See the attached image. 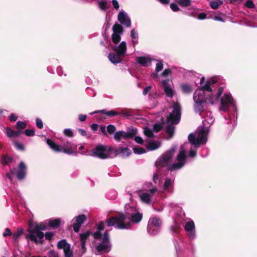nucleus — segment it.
<instances>
[{"mask_svg": "<svg viewBox=\"0 0 257 257\" xmlns=\"http://www.w3.org/2000/svg\"><path fill=\"white\" fill-rule=\"evenodd\" d=\"M126 218H128L132 223H139L143 219V214L138 211L132 213L127 212H125V213L120 212L117 215L107 218L105 220V223L108 227L113 226L117 229H128L131 227V223L125 222Z\"/></svg>", "mask_w": 257, "mask_h": 257, "instance_id": "obj_1", "label": "nucleus"}, {"mask_svg": "<svg viewBox=\"0 0 257 257\" xmlns=\"http://www.w3.org/2000/svg\"><path fill=\"white\" fill-rule=\"evenodd\" d=\"M48 226V224L43 222L38 224L30 221L29 228L27 229L29 233L26 234V238L30 239L36 244H43L44 234L41 231L46 230Z\"/></svg>", "mask_w": 257, "mask_h": 257, "instance_id": "obj_2", "label": "nucleus"}, {"mask_svg": "<svg viewBox=\"0 0 257 257\" xmlns=\"http://www.w3.org/2000/svg\"><path fill=\"white\" fill-rule=\"evenodd\" d=\"M176 150V146L172 147L170 149L165 152L156 161L155 165L157 168L161 169L166 166L168 167L169 169V165L171 162L172 157L174 155Z\"/></svg>", "mask_w": 257, "mask_h": 257, "instance_id": "obj_3", "label": "nucleus"}, {"mask_svg": "<svg viewBox=\"0 0 257 257\" xmlns=\"http://www.w3.org/2000/svg\"><path fill=\"white\" fill-rule=\"evenodd\" d=\"M173 110L167 117L166 121L170 122L172 124H178L181 119V106L178 102H174L172 105Z\"/></svg>", "mask_w": 257, "mask_h": 257, "instance_id": "obj_4", "label": "nucleus"}, {"mask_svg": "<svg viewBox=\"0 0 257 257\" xmlns=\"http://www.w3.org/2000/svg\"><path fill=\"white\" fill-rule=\"evenodd\" d=\"M207 136V132L202 129L198 133L197 137L193 134H190L188 136V140L193 145H202L206 143Z\"/></svg>", "mask_w": 257, "mask_h": 257, "instance_id": "obj_5", "label": "nucleus"}, {"mask_svg": "<svg viewBox=\"0 0 257 257\" xmlns=\"http://www.w3.org/2000/svg\"><path fill=\"white\" fill-rule=\"evenodd\" d=\"M138 133L136 128L132 127L127 132L119 131L115 132L114 135V139L116 142H120L122 139H133Z\"/></svg>", "mask_w": 257, "mask_h": 257, "instance_id": "obj_6", "label": "nucleus"}, {"mask_svg": "<svg viewBox=\"0 0 257 257\" xmlns=\"http://www.w3.org/2000/svg\"><path fill=\"white\" fill-rule=\"evenodd\" d=\"M107 147L103 145H98L92 150L93 156L98 158L100 159H105L111 158L110 154H107Z\"/></svg>", "mask_w": 257, "mask_h": 257, "instance_id": "obj_7", "label": "nucleus"}, {"mask_svg": "<svg viewBox=\"0 0 257 257\" xmlns=\"http://www.w3.org/2000/svg\"><path fill=\"white\" fill-rule=\"evenodd\" d=\"M186 155L184 150L180 151L177 156V163L171 164L169 166V170H176L182 168L185 163Z\"/></svg>", "mask_w": 257, "mask_h": 257, "instance_id": "obj_8", "label": "nucleus"}, {"mask_svg": "<svg viewBox=\"0 0 257 257\" xmlns=\"http://www.w3.org/2000/svg\"><path fill=\"white\" fill-rule=\"evenodd\" d=\"M233 98L230 94L225 93L220 99L219 110L227 112L229 110V105L232 103Z\"/></svg>", "mask_w": 257, "mask_h": 257, "instance_id": "obj_9", "label": "nucleus"}, {"mask_svg": "<svg viewBox=\"0 0 257 257\" xmlns=\"http://www.w3.org/2000/svg\"><path fill=\"white\" fill-rule=\"evenodd\" d=\"M61 146L62 152L68 155H73L77 152V145L68 141L66 142Z\"/></svg>", "mask_w": 257, "mask_h": 257, "instance_id": "obj_10", "label": "nucleus"}, {"mask_svg": "<svg viewBox=\"0 0 257 257\" xmlns=\"http://www.w3.org/2000/svg\"><path fill=\"white\" fill-rule=\"evenodd\" d=\"M132 154V151L129 148L119 147L114 151V155L111 158L119 156L122 158H126Z\"/></svg>", "mask_w": 257, "mask_h": 257, "instance_id": "obj_11", "label": "nucleus"}, {"mask_svg": "<svg viewBox=\"0 0 257 257\" xmlns=\"http://www.w3.org/2000/svg\"><path fill=\"white\" fill-rule=\"evenodd\" d=\"M118 21L123 25L126 27H130L131 26V21L130 18L123 12L120 11L117 16Z\"/></svg>", "mask_w": 257, "mask_h": 257, "instance_id": "obj_12", "label": "nucleus"}, {"mask_svg": "<svg viewBox=\"0 0 257 257\" xmlns=\"http://www.w3.org/2000/svg\"><path fill=\"white\" fill-rule=\"evenodd\" d=\"M86 220V217L84 214L79 215L76 217L75 222L73 224V227L75 232H78L81 225Z\"/></svg>", "mask_w": 257, "mask_h": 257, "instance_id": "obj_13", "label": "nucleus"}, {"mask_svg": "<svg viewBox=\"0 0 257 257\" xmlns=\"http://www.w3.org/2000/svg\"><path fill=\"white\" fill-rule=\"evenodd\" d=\"M195 224L193 220L186 222L184 226L185 230L188 232V235L190 238H194L195 236Z\"/></svg>", "mask_w": 257, "mask_h": 257, "instance_id": "obj_14", "label": "nucleus"}, {"mask_svg": "<svg viewBox=\"0 0 257 257\" xmlns=\"http://www.w3.org/2000/svg\"><path fill=\"white\" fill-rule=\"evenodd\" d=\"M223 92V88H219L217 93L216 94H211L209 97H207V102H210L211 104H214L217 103Z\"/></svg>", "mask_w": 257, "mask_h": 257, "instance_id": "obj_15", "label": "nucleus"}, {"mask_svg": "<svg viewBox=\"0 0 257 257\" xmlns=\"http://www.w3.org/2000/svg\"><path fill=\"white\" fill-rule=\"evenodd\" d=\"M26 168V166L24 162L23 161L21 162L18 167V171L17 175L18 180H22L25 177Z\"/></svg>", "mask_w": 257, "mask_h": 257, "instance_id": "obj_16", "label": "nucleus"}, {"mask_svg": "<svg viewBox=\"0 0 257 257\" xmlns=\"http://www.w3.org/2000/svg\"><path fill=\"white\" fill-rule=\"evenodd\" d=\"M162 85L164 89L166 95L170 98L173 97L174 95V91L170 87V84L168 80L162 81Z\"/></svg>", "mask_w": 257, "mask_h": 257, "instance_id": "obj_17", "label": "nucleus"}, {"mask_svg": "<svg viewBox=\"0 0 257 257\" xmlns=\"http://www.w3.org/2000/svg\"><path fill=\"white\" fill-rule=\"evenodd\" d=\"M217 82V81L215 79L212 78L209 80H208L206 81L205 84L201 87L200 88V90L202 91H206L209 92H211L212 91V89L211 87V86L216 83Z\"/></svg>", "mask_w": 257, "mask_h": 257, "instance_id": "obj_18", "label": "nucleus"}, {"mask_svg": "<svg viewBox=\"0 0 257 257\" xmlns=\"http://www.w3.org/2000/svg\"><path fill=\"white\" fill-rule=\"evenodd\" d=\"M137 61L144 67H148L151 65L152 59L147 57H139L137 58Z\"/></svg>", "mask_w": 257, "mask_h": 257, "instance_id": "obj_19", "label": "nucleus"}, {"mask_svg": "<svg viewBox=\"0 0 257 257\" xmlns=\"http://www.w3.org/2000/svg\"><path fill=\"white\" fill-rule=\"evenodd\" d=\"M113 50L122 56H124L126 51V43L124 41L121 42L117 47L113 49Z\"/></svg>", "mask_w": 257, "mask_h": 257, "instance_id": "obj_20", "label": "nucleus"}, {"mask_svg": "<svg viewBox=\"0 0 257 257\" xmlns=\"http://www.w3.org/2000/svg\"><path fill=\"white\" fill-rule=\"evenodd\" d=\"M121 55L117 54L110 53L108 55V59L109 61L113 64H117L120 63L122 61L121 58Z\"/></svg>", "mask_w": 257, "mask_h": 257, "instance_id": "obj_21", "label": "nucleus"}, {"mask_svg": "<svg viewBox=\"0 0 257 257\" xmlns=\"http://www.w3.org/2000/svg\"><path fill=\"white\" fill-rule=\"evenodd\" d=\"M97 113H101L102 114H106L111 117H112L114 116H115V115H117L119 114V112H117L113 110L106 111L105 109H102V110H96L93 112H90L89 114L90 115H93L94 114Z\"/></svg>", "mask_w": 257, "mask_h": 257, "instance_id": "obj_22", "label": "nucleus"}, {"mask_svg": "<svg viewBox=\"0 0 257 257\" xmlns=\"http://www.w3.org/2000/svg\"><path fill=\"white\" fill-rule=\"evenodd\" d=\"M47 145L54 151L56 152H62L61 146L56 144L54 141L50 139H48L46 141Z\"/></svg>", "mask_w": 257, "mask_h": 257, "instance_id": "obj_23", "label": "nucleus"}, {"mask_svg": "<svg viewBox=\"0 0 257 257\" xmlns=\"http://www.w3.org/2000/svg\"><path fill=\"white\" fill-rule=\"evenodd\" d=\"M96 248L98 252L105 251L108 252L110 250V246L107 243L101 242L96 246Z\"/></svg>", "mask_w": 257, "mask_h": 257, "instance_id": "obj_24", "label": "nucleus"}, {"mask_svg": "<svg viewBox=\"0 0 257 257\" xmlns=\"http://www.w3.org/2000/svg\"><path fill=\"white\" fill-rule=\"evenodd\" d=\"M61 219L60 218H56L48 220V226L53 229L57 228L60 225Z\"/></svg>", "mask_w": 257, "mask_h": 257, "instance_id": "obj_25", "label": "nucleus"}, {"mask_svg": "<svg viewBox=\"0 0 257 257\" xmlns=\"http://www.w3.org/2000/svg\"><path fill=\"white\" fill-rule=\"evenodd\" d=\"M194 100L195 103L203 104L207 102V98L204 95L198 94L194 96Z\"/></svg>", "mask_w": 257, "mask_h": 257, "instance_id": "obj_26", "label": "nucleus"}, {"mask_svg": "<svg viewBox=\"0 0 257 257\" xmlns=\"http://www.w3.org/2000/svg\"><path fill=\"white\" fill-rule=\"evenodd\" d=\"M148 224H152L153 226L154 225L157 227L161 228L162 224V221L159 218L154 217L150 219Z\"/></svg>", "mask_w": 257, "mask_h": 257, "instance_id": "obj_27", "label": "nucleus"}, {"mask_svg": "<svg viewBox=\"0 0 257 257\" xmlns=\"http://www.w3.org/2000/svg\"><path fill=\"white\" fill-rule=\"evenodd\" d=\"M160 144L157 142L150 141L148 144L146 146V148L150 151H153L158 149L160 147Z\"/></svg>", "mask_w": 257, "mask_h": 257, "instance_id": "obj_28", "label": "nucleus"}, {"mask_svg": "<svg viewBox=\"0 0 257 257\" xmlns=\"http://www.w3.org/2000/svg\"><path fill=\"white\" fill-rule=\"evenodd\" d=\"M147 230L150 234L156 235L160 231V228L153 226L152 224H148Z\"/></svg>", "mask_w": 257, "mask_h": 257, "instance_id": "obj_29", "label": "nucleus"}, {"mask_svg": "<svg viewBox=\"0 0 257 257\" xmlns=\"http://www.w3.org/2000/svg\"><path fill=\"white\" fill-rule=\"evenodd\" d=\"M113 33L122 34L123 32V29L120 24L115 23L112 27Z\"/></svg>", "mask_w": 257, "mask_h": 257, "instance_id": "obj_30", "label": "nucleus"}, {"mask_svg": "<svg viewBox=\"0 0 257 257\" xmlns=\"http://www.w3.org/2000/svg\"><path fill=\"white\" fill-rule=\"evenodd\" d=\"M175 126L173 124H169L166 127V133L169 135L170 138H172L174 134Z\"/></svg>", "mask_w": 257, "mask_h": 257, "instance_id": "obj_31", "label": "nucleus"}, {"mask_svg": "<svg viewBox=\"0 0 257 257\" xmlns=\"http://www.w3.org/2000/svg\"><path fill=\"white\" fill-rule=\"evenodd\" d=\"M70 245L66 242V240L65 239H62L59 241L57 243V247L59 249H63L64 250V248H66L69 247Z\"/></svg>", "mask_w": 257, "mask_h": 257, "instance_id": "obj_32", "label": "nucleus"}, {"mask_svg": "<svg viewBox=\"0 0 257 257\" xmlns=\"http://www.w3.org/2000/svg\"><path fill=\"white\" fill-rule=\"evenodd\" d=\"M141 200L147 203H149L151 200L150 195L148 193H143L140 194Z\"/></svg>", "mask_w": 257, "mask_h": 257, "instance_id": "obj_33", "label": "nucleus"}, {"mask_svg": "<svg viewBox=\"0 0 257 257\" xmlns=\"http://www.w3.org/2000/svg\"><path fill=\"white\" fill-rule=\"evenodd\" d=\"M92 234V233L90 231L88 230L84 233L80 234V238L81 242H86V240L89 237V236Z\"/></svg>", "mask_w": 257, "mask_h": 257, "instance_id": "obj_34", "label": "nucleus"}, {"mask_svg": "<svg viewBox=\"0 0 257 257\" xmlns=\"http://www.w3.org/2000/svg\"><path fill=\"white\" fill-rule=\"evenodd\" d=\"M99 8L102 11H106L108 9L110 6L108 4L106 0L101 1L98 2Z\"/></svg>", "mask_w": 257, "mask_h": 257, "instance_id": "obj_35", "label": "nucleus"}, {"mask_svg": "<svg viewBox=\"0 0 257 257\" xmlns=\"http://www.w3.org/2000/svg\"><path fill=\"white\" fill-rule=\"evenodd\" d=\"M162 123H155L153 125V130L156 132L158 133L162 130L163 128V125L165 123L164 119L162 118Z\"/></svg>", "mask_w": 257, "mask_h": 257, "instance_id": "obj_36", "label": "nucleus"}, {"mask_svg": "<svg viewBox=\"0 0 257 257\" xmlns=\"http://www.w3.org/2000/svg\"><path fill=\"white\" fill-rule=\"evenodd\" d=\"M181 88L182 91L185 93L189 94L193 91L191 87L188 84H183L181 86Z\"/></svg>", "mask_w": 257, "mask_h": 257, "instance_id": "obj_37", "label": "nucleus"}, {"mask_svg": "<svg viewBox=\"0 0 257 257\" xmlns=\"http://www.w3.org/2000/svg\"><path fill=\"white\" fill-rule=\"evenodd\" d=\"M13 159L9 156L8 155H4L2 158V163L4 165H8L9 163L12 162Z\"/></svg>", "mask_w": 257, "mask_h": 257, "instance_id": "obj_38", "label": "nucleus"}, {"mask_svg": "<svg viewBox=\"0 0 257 257\" xmlns=\"http://www.w3.org/2000/svg\"><path fill=\"white\" fill-rule=\"evenodd\" d=\"M222 4V1H212L210 3V6L212 9L216 10L218 8L219 5H221Z\"/></svg>", "mask_w": 257, "mask_h": 257, "instance_id": "obj_39", "label": "nucleus"}, {"mask_svg": "<svg viewBox=\"0 0 257 257\" xmlns=\"http://www.w3.org/2000/svg\"><path fill=\"white\" fill-rule=\"evenodd\" d=\"M111 39L114 44H118L121 39L120 34L112 33L111 36Z\"/></svg>", "mask_w": 257, "mask_h": 257, "instance_id": "obj_40", "label": "nucleus"}, {"mask_svg": "<svg viewBox=\"0 0 257 257\" xmlns=\"http://www.w3.org/2000/svg\"><path fill=\"white\" fill-rule=\"evenodd\" d=\"M191 0H177L176 3L182 7H188L191 5Z\"/></svg>", "mask_w": 257, "mask_h": 257, "instance_id": "obj_41", "label": "nucleus"}, {"mask_svg": "<svg viewBox=\"0 0 257 257\" xmlns=\"http://www.w3.org/2000/svg\"><path fill=\"white\" fill-rule=\"evenodd\" d=\"M24 229L22 228H18L17 231L13 234V237L16 241L18 238L23 234Z\"/></svg>", "mask_w": 257, "mask_h": 257, "instance_id": "obj_42", "label": "nucleus"}, {"mask_svg": "<svg viewBox=\"0 0 257 257\" xmlns=\"http://www.w3.org/2000/svg\"><path fill=\"white\" fill-rule=\"evenodd\" d=\"M133 151L136 154H142L146 153V150L145 149L140 147H134Z\"/></svg>", "mask_w": 257, "mask_h": 257, "instance_id": "obj_43", "label": "nucleus"}, {"mask_svg": "<svg viewBox=\"0 0 257 257\" xmlns=\"http://www.w3.org/2000/svg\"><path fill=\"white\" fill-rule=\"evenodd\" d=\"M15 148L19 150L24 151L25 150V148L23 144L19 143L17 141H14L13 142Z\"/></svg>", "mask_w": 257, "mask_h": 257, "instance_id": "obj_44", "label": "nucleus"}, {"mask_svg": "<svg viewBox=\"0 0 257 257\" xmlns=\"http://www.w3.org/2000/svg\"><path fill=\"white\" fill-rule=\"evenodd\" d=\"M27 127L26 122L24 121H18L16 123V128L19 130L25 129Z\"/></svg>", "mask_w": 257, "mask_h": 257, "instance_id": "obj_45", "label": "nucleus"}, {"mask_svg": "<svg viewBox=\"0 0 257 257\" xmlns=\"http://www.w3.org/2000/svg\"><path fill=\"white\" fill-rule=\"evenodd\" d=\"M116 127L113 124H109L107 126V132L109 135H112L115 133Z\"/></svg>", "mask_w": 257, "mask_h": 257, "instance_id": "obj_46", "label": "nucleus"}, {"mask_svg": "<svg viewBox=\"0 0 257 257\" xmlns=\"http://www.w3.org/2000/svg\"><path fill=\"white\" fill-rule=\"evenodd\" d=\"M109 241V235L108 230H106L103 234V237L102 238V242L103 243H108Z\"/></svg>", "mask_w": 257, "mask_h": 257, "instance_id": "obj_47", "label": "nucleus"}, {"mask_svg": "<svg viewBox=\"0 0 257 257\" xmlns=\"http://www.w3.org/2000/svg\"><path fill=\"white\" fill-rule=\"evenodd\" d=\"M64 252L65 257H73V252L70 249V246L66 248H64Z\"/></svg>", "mask_w": 257, "mask_h": 257, "instance_id": "obj_48", "label": "nucleus"}, {"mask_svg": "<svg viewBox=\"0 0 257 257\" xmlns=\"http://www.w3.org/2000/svg\"><path fill=\"white\" fill-rule=\"evenodd\" d=\"M171 183H172L171 180L169 178H166L164 185V189L165 190H168L169 187L171 185Z\"/></svg>", "mask_w": 257, "mask_h": 257, "instance_id": "obj_49", "label": "nucleus"}, {"mask_svg": "<svg viewBox=\"0 0 257 257\" xmlns=\"http://www.w3.org/2000/svg\"><path fill=\"white\" fill-rule=\"evenodd\" d=\"M144 134L149 138H153L154 137V134L152 132V131L148 128L146 127L144 130Z\"/></svg>", "mask_w": 257, "mask_h": 257, "instance_id": "obj_50", "label": "nucleus"}, {"mask_svg": "<svg viewBox=\"0 0 257 257\" xmlns=\"http://www.w3.org/2000/svg\"><path fill=\"white\" fill-rule=\"evenodd\" d=\"M25 134L28 137L34 136L35 134L34 129H26L24 132Z\"/></svg>", "mask_w": 257, "mask_h": 257, "instance_id": "obj_51", "label": "nucleus"}, {"mask_svg": "<svg viewBox=\"0 0 257 257\" xmlns=\"http://www.w3.org/2000/svg\"><path fill=\"white\" fill-rule=\"evenodd\" d=\"M163 68V64L162 61L159 60L156 64V71L159 72L161 71Z\"/></svg>", "mask_w": 257, "mask_h": 257, "instance_id": "obj_52", "label": "nucleus"}, {"mask_svg": "<svg viewBox=\"0 0 257 257\" xmlns=\"http://www.w3.org/2000/svg\"><path fill=\"white\" fill-rule=\"evenodd\" d=\"M6 134L9 138L14 137V131L9 127L6 128Z\"/></svg>", "mask_w": 257, "mask_h": 257, "instance_id": "obj_53", "label": "nucleus"}, {"mask_svg": "<svg viewBox=\"0 0 257 257\" xmlns=\"http://www.w3.org/2000/svg\"><path fill=\"white\" fill-rule=\"evenodd\" d=\"M64 135L68 137L71 138L73 136V133L70 129H65L64 130Z\"/></svg>", "mask_w": 257, "mask_h": 257, "instance_id": "obj_54", "label": "nucleus"}, {"mask_svg": "<svg viewBox=\"0 0 257 257\" xmlns=\"http://www.w3.org/2000/svg\"><path fill=\"white\" fill-rule=\"evenodd\" d=\"M131 37L133 39H134V40H138V38H139V36H138V33L135 31V29H133L132 31H131Z\"/></svg>", "mask_w": 257, "mask_h": 257, "instance_id": "obj_55", "label": "nucleus"}, {"mask_svg": "<svg viewBox=\"0 0 257 257\" xmlns=\"http://www.w3.org/2000/svg\"><path fill=\"white\" fill-rule=\"evenodd\" d=\"M54 235V234L53 232H47L44 234V236L46 239L51 240Z\"/></svg>", "mask_w": 257, "mask_h": 257, "instance_id": "obj_56", "label": "nucleus"}, {"mask_svg": "<svg viewBox=\"0 0 257 257\" xmlns=\"http://www.w3.org/2000/svg\"><path fill=\"white\" fill-rule=\"evenodd\" d=\"M36 125L38 128L41 129L43 128V123L42 120L40 118H37L36 120Z\"/></svg>", "mask_w": 257, "mask_h": 257, "instance_id": "obj_57", "label": "nucleus"}, {"mask_svg": "<svg viewBox=\"0 0 257 257\" xmlns=\"http://www.w3.org/2000/svg\"><path fill=\"white\" fill-rule=\"evenodd\" d=\"M119 114H121L126 116H132L133 115V113L130 110H122L121 112H119Z\"/></svg>", "mask_w": 257, "mask_h": 257, "instance_id": "obj_58", "label": "nucleus"}, {"mask_svg": "<svg viewBox=\"0 0 257 257\" xmlns=\"http://www.w3.org/2000/svg\"><path fill=\"white\" fill-rule=\"evenodd\" d=\"M245 6L248 8H253L254 7V5L252 1L247 0L245 4Z\"/></svg>", "mask_w": 257, "mask_h": 257, "instance_id": "obj_59", "label": "nucleus"}, {"mask_svg": "<svg viewBox=\"0 0 257 257\" xmlns=\"http://www.w3.org/2000/svg\"><path fill=\"white\" fill-rule=\"evenodd\" d=\"M170 8L172 9V10L174 12H178L180 10V9L177 5V4L175 3H171L170 4Z\"/></svg>", "mask_w": 257, "mask_h": 257, "instance_id": "obj_60", "label": "nucleus"}, {"mask_svg": "<svg viewBox=\"0 0 257 257\" xmlns=\"http://www.w3.org/2000/svg\"><path fill=\"white\" fill-rule=\"evenodd\" d=\"M202 104H203L196 103L195 106V109L200 113L203 110V106Z\"/></svg>", "mask_w": 257, "mask_h": 257, "instance_id": "obj_61", "label": "nucleus"}, {"mask_svg": "<svg viewBox=\"0 0 257 257\" xmlns=\"http://www.w3.org/2000/svg\"><path fill=\"white\" fill-rule=\"evenodd\" d=\"M92 234L93 235V237L95 239H100V237L101 236V233L100 232V231H99L98 230L94 233H92Z\"/></svg>", "mask_w": 257, "mask_h": 257, "instance_id": "obj_62", "label": "nucleus"}, {"mask_svg": "<svg viewBox=\"0 0 257 257\" xmlns=\"http://www.w3.org/2000/svg\"><path fill=\"white\" fill-rule=\"evenodd\" d=\"M115 149H114L112 147H109L108 149H107V154H110L111 156H113L114 155V151Z\"/></svg>", "mask_w": 257, "mask_h": 257, "instance_id": "obj_63", "label": "nucleus"}, {"mask_svg": "<svg viewBox=\"0 0 257 257\" xmlns=\"http://www.w3.org/2000/svg\"><path fill=\"white\" fill-rule=\"evenodd\" d=\"M135 141L136 142L141 145H143L144 143V141L142 138L139 136L136 137L135 138Z\"/></svg>", "mask_w": 257, "mask_h": 257, "instance_id": "obj_64", "label": "nucleus"}]
</instances>
